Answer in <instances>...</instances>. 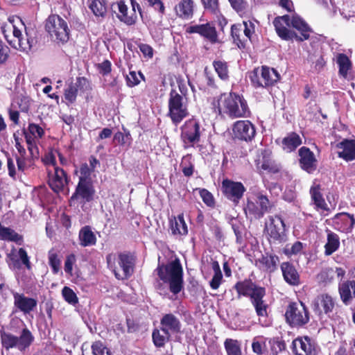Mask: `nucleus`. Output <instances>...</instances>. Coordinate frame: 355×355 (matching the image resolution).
Returning a JSON list of instances; mask_svg holds the SVG:
<instances>
[{"label": "nucleus", "instance_id": "nucleus-48", "mask_svg": "<svg viewBox=\"0 0 355 355\" xmlns=\"http://www.w3.org/2000/svg\"><path fill=\"white\" fill-rule=\"evenodd\" d=\"M49 264L51 268L52 272L56 275L60 269L61 261L58 254L54 249H51L48 252Z\"/></svg>", "mask_w": 355, "mask_h": 355}, {"label": "nucleus", "instance_id": "nucleus-29", "mask_svg": "<svg viewBox=\"0 0 355 355\" xmlns=\"http://www.w3.org/2000/svg\"><path fill=\"white\" fill-rule=\"evenodd\" d=\"M162 332L178 334L181 331L182 324L180 320L173 313L164 314L160 320Z\"/></svg>", "mask_w": 355, "mask_h": 355}, {"label": "nucleus", "instance_id": "nucleus-19", "mask_svg": "<svg viewBox=\"0 0 355 355\" xmlns=\"http://www.w3.org/2000/svg\"><path fill=\"white\" fill-rule=\"evenodd\" d=\"M69 180L67 172L63 168L55 166L54 173L49 178L48 184L55 193H59L68 186Z\"/></svg>", "mask_w": 355, "mask_h": 355}, {"label": "nucleus", "instance_id": "nucleus-64", "mask_svg": "<svg viewBox=\"0 0 355 355\" xmlns=\"http://www.w3.org/2000/svg\"><path fill=\"white\" fill-rule=\"evenodd\" d=\"M76 89L82 92H86L91 89L89 80L85 77H77L76 82L73 84Z\"/></svg>", "mask_w": 355, "mask_h": 355}, {"label": "nucleus", "instance_id": "nucleus-6", "mask_svg": "<svg viewBox=\"0 0 355 355\" xmlns=\"http://www.w3.org/2000/svg\"><path fill=\"white\" fill-rule=\"evenodd\" d=\"M284 317L289 327L299 329L309 322L310 312L302 301L291 302L286 306Z\"/></svg>", "mask_w": 355, "mask_h": 355}, {"label": "nucleus", "instance_id": "nucleus-57", "mask_svg": "<svg viewBox=\"0 0 355 355\" xmlns=\"http://www.w3.org/2000/svg\"><path fill=\"white\" fill-rule=\"evenodd\" d=\"M10 54V49L1 40H0V66L5 64Z\"/></svg>", "mask_w": 355, "mask_h": 355}, {"label": "nucleus", "instance_id": "nucleus-52", "mask_svg": "<svg viewBox=\"0 0 355 355\" xmlns=\"http://www.w3.org/2000/svg\"><path fill=\"white\" fill-rule=\"evenodd\" d=\"M269 343L274 355H277L278 353L286 349V343L282 338H273L270 340Z\"/></svg>", "mask_w": 355, "mask_h": 355}, {"label": "nucleus", "instance_id": "nucleus-37", "mask_svg": "<svg viewBox=\"0 0 355 355\" xmlns=\"http://www.w3.org/2000/svg\"><path fill=\"white\" fill-rule=\"evenodd\" d=\"M0 240L15 242L21 245L24 242L23 236L10 227H4L0 222Z\"/></svg>", "mask_w": 355, "mask_h": 355}, {"label": "nucleus", "instance_id": "nucleus-49", "mask_svg": "<svg viewBox=\"0 0 355 355\" xmlns=\"http://www.w3.org/2000/svg\"><path fill=\"white\" fill-rule=\"evenodd\" d=\"M78 96V89L73 83L69 85L64 89V98L67 105L73 104L76 102Z\"/></svg>", "mask_w": 355, "mask_h": 355}, {"label": "nucleus", "instance_id": "nucleus-3", "mask_svg": "<svg viewBox=\"0 0 355 355\" xmlns=\"http://www.w3.org/2000/svg\"><path fill=\"white\" fill-rule=\"evenodd\" d=\"M137 257L134 252L125 251L116 256L114 253L106 257L107 266L117 279H128L134 273Z\"/></svg>", "mask_w": 355, "mask_h": 355}, {"label": "nucleus", "instance_id": "nucleus-62", "mask_svg": "<svg viewBox=\"0 0 355 355\" xmlns=\"http://www.w3.org/2000/svg\"><path fill=\"white\" fill-rule=\"evenodd\" d=\"M93 170L88 166L87 163H83L80 166L79 180H85V181L93 182L91 174Z\"/></svg>", "mask_w": 355, "mask_h": 355}, {"label": "nucleus", "instance_id": "nucleus-10", "mask_svg": "<svg viewBox=\"0 0 355 355\" xmlns=\"http://www.w3.org/2000/svg\"><path fill=\"white\" fill-rule=\"evenodd\" d=\"M168 107V116L175 125L180 123L189 115L187 101L173 89L169 94Z\"/></svg>", "mask_w": 355, "mask_h": 355}, {"label": "nucleus", "instance_id": "nucleus-11", "mask_svg": "<svg viewBox=\"0 0 355 355\" xmlns=\"http://www.w3.org/2000/svg\"><path fill=\"white\" fill-rule=\"evenodd\" d=\"M199 121L191 118L187 120L180 128V138L185 147H193L200 141L201 130Z\"/></svg>", "mask_w": 355, "mask_h": 355}, {"label": "nucleus", "instance_id": "nucleus-54", "mask_svg": "<svg viewBox=\"0 0 355 355\" xmlns=\"http://www.w3.org/2000/svg\"><path fill=\"white\" fill-rule=\"evenodd\" d=\"M63 298L69 304L75 305L78 302V298L75 292L69 287L64 286L62 290Z\"/></svg>", "mask_w": 355, "mask_h": 355}, {"label": "nucleus", "instance_id": "nucleus-35", "mask_svg": "<svg viewBox=\"0 0 355 355\" xmlns=\"http://www.w3.org/2000/svg\"><path fill=\"white\" fill-rule=\"evenodd\" d=\"M266 294V291L264 289L261 293L255 294V296L250 300L259 317H266L268 315L267 309L268 305L263 300Z\"/></svg>", "mask_w": 355, "mask_h": 355}, {"label": "nucleus", "instance_id": "nucleus-44", "mask_svg": "<svg viewBox=\"0 0 355 355\" xmlns=\"http://www.w3.org/2000/svg\"><path fill=\"white\" fill-rule=\"evenodd\" d=\"M34 337L28 328H24L21 331L20 336L18 337V349L24 350L28 348L33 342Z\"/></svg>", "mask_w": 355, "mask_h": 355}, {"label": "nucleus", "instance_id": "nucleus-33", "mask_svg": "<svg viewBox=\"0 0 355 355\" xmlns=\"http://www.w3.org/2000/svg\"><path fill=\"white\" fill-rule=\"evenodd\" d=\"M321 191L322 189L320 184H318L311 186L309 191L311 200L317 210L321 209L323 211H329V208L323 198Z\"/></svg>", "mask_w": 355, "mask_h": 355}, {"label": "nucleus", "instance_id": "nucleus-60", "mask_svg": "<svg viewBox=\"0 0 355 355\" xmlns=\"http://www.w3.org/2000/svg\"><path fill=\"white\" fill-rule=\"evenodd\" d=\"M76 262V257L74 254L71 253L66 257L64 261V272L69 276L73 275V266Z\"/></svg>", "mask_w": 355, "mask_h": 355}, {"label": "nucleus", "instance_id": "nucleus-25", "mask_svg": "<svg viewBox=\"0 0 355 355\" xmlns=\"http://www.w3.org/2000/svg\"><path fill=\"white\" fill-rule=\"evenodd\" d=\"M112 8H117L116 17L121 22H123L128 26H132L136 24L137 20V15L133 10L128 14V6L125 3L123 0H119L112 4Z\"/></svg>", "mask_w": 355, "mask_h": 355}, {"label": "nucleus", "instance_id": "nucleus-30", "mask_svg": "<svg viewBox=\"0 0 355 355\" xmlns=\"http://www.w3.org/2000/svg\"><path fill=\"white\" fill-rule=\"evenodd\" d=\"M280 267L283 277L287 284L291 286H297L300 284V275L292 263L289 261L283 262Z\"/></svg>", "mask_w": 355, "mask_h": 355}, {"label": "nucleus", "instance_id": "nucleus-2", "mask_svg": "<svg viewBox=\"0 0 355 355\" xmlns=\"http://www.w3.org/2000/svg\"><path fill=\"white\" fill-rule=\"evenodd\" d=\"M155 272L159 280L168 286L173 295H178L184 289V271L178 258L167 263L158 264Z\"/></svg>", "mask_w": 355, "mask_h": 355}, {"label": "nucleus", "instance_id": "nucleus-47", "mask_svg": "<svg viewBox=\"0 0 355 355\" xmlns=\"http://www.w3.org/2000/svg\"><path fill=\"white\" fill-rule=\"evenodd\" d=\"M213 67L221 80H227L229 79L228 65L226 62L214 60L213 62Z\"/></svg>", "mask_w": 355, "mask_h": 355}, {"label": "nucleus", "instance_id": "nucleus-40", "mask_svg": "<svg viewBox=\"0 0 355 355\" xmlns=\"http://www.w3.org/2000/svg\"><path fill=\"white\" fill-rule=\"evenodd\" d=\"M301 144L302 139L299 135L295 132H291L282 140L284 148L287 149L290 152L295 150Z\"/></svg>", "mask_w": 355, "mask_h": 355}, {"label": "nucleus", "instance_id": "nucleus-46", "mask_svg": "<svg viewBox=\"0 0 355 355\" xmlns=\"http://www.w3.org/2000/svg\"><path fill=\"white\" fill-rule=\"evenodd\" d=\"M15 160L18 172L23 174H25L26 170L34 166V160L26 157V155L18 156V155H16Z\"/></svg>", "mask_w": 355, "mask_h": 355}, {"label": "nucleus", "instance_id": "nucleus-32", "mask_svg": "<svg viewBox=\"0 0 355 355\" xmlns=\"http://www.w3.org/2000/svg\"><path fill=\"white\" fill-rule=\"evenodd\" d=\"M176 15L182 19H191L193 15L194 2L193 0H181L175 6Z\"/></svg>", "mask_w": 355, "mask_h": 355}, {"label": "nucleus", "instance_id": "nucleus-4", "mask_svg": "<svg viewBox=\"0 0 355 355\" xmlns=\"http://www.w3.org/2000/svg\"><path fill=\"white\" fill-rule=\"evenodd\" d=\"M18 19L22 26H25L21 19L19 17ZM9 21L10 23V25H5L1 27L2 34L8 43L15 49H19L23 51L31 50L35 43V39L29 36L26 31V38L24 39L21 30L16 25L13 24V20L9 19ZM24 28L26 31V27Z\"/></svg>", "mask_w": 355, "mask_h": 355}, {"label": "nucleus", "instance_id": "nucleus-22", "mask_svg": "<svg viewBox=\"0 0 355 355\" xmlns=\"http://www.w3.org/2000/svg\"><path fill=\"white\" fill-rule=\"evenodd\" d=\"M14 306L24 315L29 314L35 310L37 300L33 297L26 296L24 293H12Z\"/></svg>", "mask_w": 355, "mask_h": 355}, {"label": "nucleus", "instance_id": "nucleus-1", "mask_svg": "<svg viewBox=\"0 0 355 355\" xmlns=\"http://www.w3.org/2000/svg\"><path fill=\"white\" fill-rule=\"evenodd\" d=\"M216 108L220 114H225L231 119L251 116L247 100L243 95L234 92L221 94L218 98Z\"/></svg>", "mask_w": 355, "mask_h": 355}, {"label": "nucleus", "instance_id": "nucleus-8", "mask_svg": "<svg viewBox=\"0 0 355 355\" xmlns=\"http://www.w3.org/2000/svg\"><path fill=\"white\" fill-rule=\"evenodd\" d=\"M280 78V74L275 69L266 65L254 68L250 73V81L254 87L273 86Z\"/></svg>", "mask_w": 355, "mask_h": 355}, {"label": "nucleus", "instance_id": "nucleus-28", "mask_svg": "<svg viewBox=\"0 0 355 355\" xmlns=\"http://www.w3.org/2000/svg\"><path fill=\"white\" fill-rule=\"evenodd\" d=\"M256 266L264 271L272 273L277 270L279 262V257L275 254L266 252L257 259Z\"/></svg>", "mask_w": 355, "mask_h": 355}, {"label": "nucleus", "instance_id": "nucleus-23", "mask_svg": "<svg viewBox=\"0 0 355 355\" xmlns=\"http://www.w3.org/2000/svg\"><path fill=\"white\" fill-rule=\"evenodd\" d=\"M290 25L300 33L298 35L295 33V35L292 37L297 42H303L310 38V33L312 32L311 28L309 25L298 15H294L291 18Z\"/></svg>", "mask_w": 355, "mask_h": 355}, {"label": "nucleus", "instance_id": "nucleus-58", "mask_svg": "<svg viewBox=\"0 0 355 355\" xmlns=\"http://www.w3.org/2000/svg\"><path fill=\"white\" fill-rule=\"evenodd\" d=\"M241 26H242V29L244 32V35L246 37L247 41L251 40L252 35L255 33V26L254 23L248 20L247 21H244L243 23H241Z\"/></svg>", "mask_w": 355, "mask_h": 355}, {"label": "nucleus", "instance_id": "nucleus-45", "mask_svg": "<svg viewBox=\"0 0 355 355\" xmlns=\"http://www.w3.org/2000/svg\"><path fill=\"white\" fill-rule=\"evenodd\" d=\"M0 336L2 346L6 349L13 347H18V337L10 333H6L3 330L0 331Z\"/></svg>", "mask_w": 355, "mask_h": 355}, {"label": "nucleus", "instance_id": "nucleus-21", "mask_svg": "<svg viewBox=\"0 0 355 355\" xmlns=\"http://www.w3.org/2000/svg\"><path fill=\"white\" fill-rule=\"evenodd\" d=\"M299 163L301 168L308 173H313L317 168V159L314 153L306 146L299 149Z\"/></svg>", "mask_w": 355, "mask_h": 355}, {"label": "nucleus", "instance_id": "nucleus-38", "mask_svg": "<svg viewBox=\"0 0 355 355\" xmlns=\"http://www.w3.org/2000/svg\"><path fill=\"white\" fill-rule=\"evenodd\" d=\"M231 35L233 38L234 43L239 49H245L247 43L246 37L242 29L241 23L233 24L231 27Z\"/></svg>", "mask_w": 355, "mask_h": 355}, {"label": "nucleus", "instance_id": "nucleus-39", "mask_svg": "<svg viewBox=\"0 0 355 355\" xmlns=\"http://www.w3.org/2000/svg\"><path fill=\"white\" fill-rule=\"evenodd\" d=\"M89 8L96 17H104L107 12L106 0H87Z\"/></svg>", "mask_w": 355, "mask_h": 355}, {"label": "nucleus", "instance_id": "nucleus-59", "mask_svg": "<svg viewBox=\"0 0 355 355\" xmlns=\"http://www.w3.org/2000/svg\"><path fill=\"white\" fill-rule=\"evenodd\" d=\"M148 6L153 8L162 18L165 15V6L161 0H146Z\"/></svg>", "mask_w": 355, "mask_h": 355}, {"label": "nucleus", "instance_id": "nucleus-41", "mask_svg": "<svg viewBox=\"0 0 355 355\" xmlns=\"http://www.w3.org/2000/svg\"><path fill=\"white\" fill-rule=\"evenodd\" d=\"M337 64L339 67V75L343 78H346L348 71L352 67L351 60L346 54L339 53L337 56Z\"/></svg>", "mask_w": 355, "mask_h": 355}, {"label": "nucleus", "instance_id": "nucleus-31", "mask_svg": "<svg viewBox=\"0 0 355 355\" xmlns=\"http://www.w3.org/2000/svg\"><path fill=\"white\" fill-rule=\"evenodd\" d=\"M169 227L173 235L185 236L188 234L187 225L184 218V214L169 218Z\"/></svg>", "mask_w": 355, "mask_h": 355}, {"label": "nucleus", "instance_id": "nucleus-14", "mask_svg": "<svg viewBox=\"0 0 355 355\" xmlns=\"http://www.w3.org/2000/svg\"><path fill=\"white\" fill-rule=\"evenodd\" d=\"M96 191L93 182L78 180L75 191L69 199L70 205L75 202L83 203L89 202L94 200Z\"/></svg>", "mask_w": 355, "mask_h": 355}, {"label": "nucleus", "instance_id": "nucleus-13", "mask_svg": "<svg viewBox=\"0 0 355 355\" xmlns=\"http://www.w3.org/2000/svg\"><path fill=\"white\" fill-rule=\"evenodd\" d=\"M245 191V187L241 182H235L227 178L222 181V193L227 200L232 202L234 206L239 205Z\"/></svg>", "mask_w": 355, "mask_h": 355}, {"label": "nucleus", "instance_id": "nucleus-7", "mask_svg": "<svg viewBox=\"0 0 355 355\" xmlns=\"http://www.w3.org/2000/svg\"><path fill=\"white\" fill-rule=\"evenodd\" d=\"M275 207L274 202L261 193H257L254 201L248 199L244 207V212L247 218L250 220H259L266 213L270 212Z\"/></svg>", "mask_w": 355, "mask_h": 355}, {"label": "nucleus", "instance_id": "nucleus-9", "mask_svg": "<svg viewBox=\"0 0 355 355\" xmlns=\"http://www.w3.org/2000/svg\"><path fill=\"white\" fill-rule=\"evenodd\" d=\"M263 231L270 243H282L287 239L286 225L280 215L269 216Z\"/></svg>", "mask_w": 355, "mask_h": 355}, {"label": "nucleus", "instance_id": "nucleus-51", "mask_svg": "<svg viewBox=\"0 0 355 355\" xmlns=\"http://www.w3.org/2000/svg\"><path fill=\"white\" fill-rule=\"evenodd\" d=\"M259 163L257 164V168L263 171H266L272 173H277L279 172V168L278 166L269 158L263 157L261 165L260 166H259Z\"/></svg>", "mask_w": 355, "mask_h": 355}, {"label": "nucleus", "instance_id": "nucleus-15", "mask_svg": "<svg viewBox=\"0 0 355 355\" xmlns=\"http://www.w3.org/2000/svg\"><path fill=\"white\" fill-rule=\"evenodd\" d=\"M233 135L235 139L246 142L252 141L256 135L254 125L248 120H240L232 125Z\"/></svg>", "mask_w": 355, "mask_h": 355}, {"label": "nucleus", "instance_id": "nucleus-24", "mask_svg": "<svg viewBox=\"0 0 355 355\" xmlns=\"http://www.w3.org/2000/svg\"><path fill=\"white\" fill-rule=\"evenodd\" d=\"M296 355H316L315 344L309 336L298 338L293 341Z\"/></svg>", "mask_w": 355, "mask_h": 355}, {"label": "nucleus", "instance_id": "nucleus-18", "mask_svg": "<svg viewBox=\"0 0 355 355\" xmlns=\"http://www.w3.org/2000/svg\"><path fill=\"white\" fill-rule=\"evenodd\" d=\"M331 220L334 228L340 232L349 233L355 225L354 214L347 212L338 213Z\"/></svg>", "mask_w": 355, "mask_h": 355}, {"label": "nucleus", "instance_id": "nucleus-5", "mask_svg": "<svg viewBox=\"0 0 355 355\" xmlns=\"http://www.w3.org/2000/svg\"><path fill=\"white\" fill-rule=\"evenodd\" d=\"M45 29L58 44H65L69 40L71 31L68 23L59 15L51 14L46 20Z\"/></svg>", "mask_w": 355, "mask_h": 355}, {"label": "nucleus", "instance_id": "nucleus-56", "mask_svg": "<svg viewBox=\"0 0 355 355\" xmlns=\"http://www.w3.org/2000/svg\"><path fill=\"white\" fill-rule=\"evenodd\" d=\"M204 9L211 14H217L219 9V0H200Z\"/></svg>", "mask_w": 355, "mask_h": 355}, {"label": "nucleus", "instance_id": "nucleus-42", "mask_svg": "<svg viewBox=\"0 0 355 355\" xmlns=\"http://www.w3.org/2000/svg\"><path fill=\"white\" fill-rule=\"evenodd\" d=\"M161 327L155 328L152 333L153 344L157 347H163L165 344L170 340L171 334L168 331L161 333Z\"/></svg>", "mask_w": 355, "mask_h": 355}, {"label": "nucleus", "instance_id": "nucleus-12", "mask_svg": "<svg viewBox=\"0 0 355 355\" xmlns=\"http://www.w3.org/2000/svg\"><path fill=\"white\" fill-rule=\"evenodd\" d=\"M337 306L336 299L327 293L318 295L312 301L311 307L314 313L320 318L330 316Z\"/></svg>", "mask_w": 355, "mask_h": 355}, {"label": "nucleus", "instance_id": "nucleus-61", "mask_svg": "<svg viewBox=\"0 0 355 355\" xmlns=\"http://www.w3.org/2000/svg\"><path fill=\"white\" fill-rule=\"evenodd\" d=\"M114 141L121 146H124L126 144H128V146H130L131 144L130 135L129 132L123 134L121 132H117L114 135Z\"/></svg>", "mask_w": 355, "mask_h": 355}, {"label": "nucleus", "instance_id": "nucleus-34", "mask_svg": "<svg viewBox=\"0 0 355 355\" xmlns=\"http://www.w3.org/2000/svg\"><path fill=\"white\" fill-rule=\"evenodd\" d=\"M327 232V242L324 246V255L330 256L336 252L340 245L339 236L330 230H326Z\"/></svg>", "mask_w": 355, "mask_h": 355}, {"label": "nucleus", "instance_id": "nucleus-36", "mask_svg": "<svg viewBox=\"0 0 355 355\" xmlns=\"http://www.w3.org/2000/svg\"><path fill=\"white\" fill-rule=\"evenodd\" d=\"M78 239L82 247L95 245L97 241L96 235L89 225H85L80 230Z\"/></svg>", "mask_w": 355, "mask_h": 355}, {"label": "nucleus", "instance_id": "nucleus-50", "mask_svg": "<svg viewBox=\"0 0 355 355\" xmlns=\"http://www.w3.org/2000/svg\"><path fill=\"white\" fill-rule=\"evenodd\" d=\"M139 78L143 80L145 78L144 74L141 71H139L137 75L135 71H130L129 74L125 76L127 86L129 87H133L138 85L141 82Z\"/></svg>", "mask_w": 355, "mask_h": 355}, {"label": "nucleus", "instance_id": "nucleus-16", "mask_svg": "<svg viewBox=\"0 0 355 355\" xmlns=\"http://www.w3.org/2000/svg\"><path fill=\"white\" fill-rule=\"evenodd\" d=\"M186 32L189 34L197 33L211 44L218 42V33L213 22L190 26L187 28Z\"/></svg>", "mask_w": 355, "mask_h": 355}, {"label": "nucleus", "instance_id": "nucleus-63", "mask_svg": "<svg viewBox=\"0 0 355 355\" xmlns=\"http://www.w3.org/2000/svg\"><path fill=\"white\" fill-rule=\"evenodd\" d=\"M5 154L7 158V167L8 171V175L13 180H15L17 179V170L14 160L8 152H6Z\"/></svg>", "mask_w": 355, "mask_h": 355}, {"label": "nucleus", "instance_id": "nucleus-53", "mask_svg": "<svg viewBox=\"0 0 355 355\" xmlns=\"http://www.w3.org/2000/svg\"><path fill=\"white\" fill-rule=\"evenodd\" d=\"M200 196L203 202L209 207L214 208L215 207V199L212 193L206 189H198Z\"/></svg>", "mask_w": 355, "mask_h": 355}, {"label": "nucleus", "instance_id": "nucleus-55", "mask_svg": "<svg viewBox=\"0 0 355 355\" xmlns=\"http://www.w3.org/2000/svg\"><path fill=\"white\" fill-rule=\"evenodd\" d=\"M93 355H111V352L101 340L95 341L92 345Z\"/></svg>", "mask_w": 355, "mask_h": 355}, {"label": "nucleus", "instance_id": "nucleus-20", "mask_svg": "<svg viewBox=\"0 0 355 355\" xmlns=\"http://www.w3.org/2000/svg\"><path fill=\"white\" fill-rule=\"evenodd\" d=\"M291 17L288 15L276 17L273 20L277 35L284 40H292V37L295 35V32L288 28L290 25Z\"/></svg>", "mask_w": 355, "mask_h": 355}, {"label": "nucleus", "instance_id": "nucleus-17", "mask_svg": "<svg viewBox=\"0 0 355 355\" xmlns=\"http://www.w3.org/2000/svg\"><path fill=\"white\" fill-rule=\"evenodd\" d=\"M236 291L238 297L241 296L250 297V300L255 296V294L259 293L266 289L253 282L250 278H245L242 281L237 282L233 286Z\"/></svg>", "mask_w": 355, "mask_h": 355}, {"label": "nucleus", "instance_id": "nucleus-43", "mask_svg": "<svg viewBox=\"0 0 355 355\" xmlns=\"http://www.w3.org/2000/svg\"><path fill=\"white\" fill-rule=\"evenodd\" d=\"M224 347L227 355H242L241 343L238 340L226 338Z\"/></svg>", "mask_w": 355, "mask_h": 355}, {"label": "nucleus", "instance_id": "nucleus-26", "mask_svg": "<svg viewBox=\"0 0 355 355\" xmlns=\"http://www.w3.org/2000/svg\"><path fill=\"white\" fill-rule=\"evenodd\" d=\"M340 298L345 305H349L355 298V280H345L338 284Z\"/></svg>", "mask_w": 355, "mask_h": 355}, {"label": "nucleus", "instance_id": "nucleus-27", "mask_svg": "<svg viewBox=\"0 0 355 355\" xmlns=\"http://www.w3.org/2000/svg\"><path fill=\"white\" fill-rule=\"evenodd\" d=\"M338 157L346 162L355 160V139H344L336 144Z\"/></svg>", "mask_w": 355, "mask_h": 355}]
</instances>
